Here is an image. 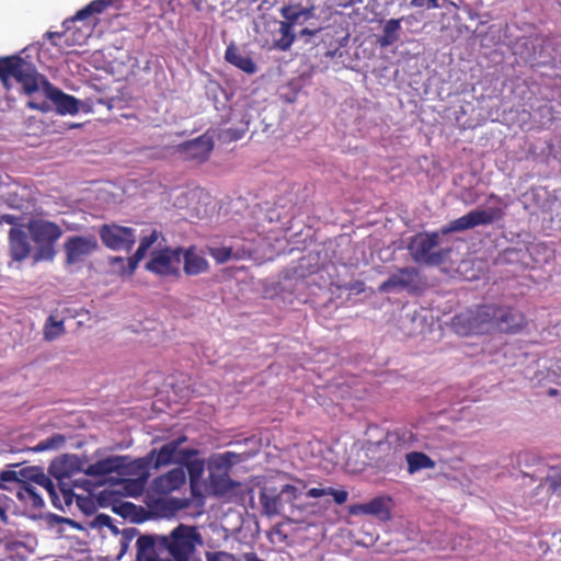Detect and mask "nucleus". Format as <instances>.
<instances>
[{
	"label": "nucleus",
	"instance_id": "39",
	"mask_svg": "<svg viewBox=\"0 0 561 561\" xmlns=\"http://www.w3.org/2000/svg\"><path fill=\"white\" fill-rule=\"evenodd\" d=\"M328 488H311L307 492L308 497L318 499L324 495H328Z\"/></svg>",
	"mask_w": 561,
	"mask_h": 561
},
{
	"label": "nucleus",
	"instance_id": "30",
	"mask_svg": "<svg viewBox=\"0 0 561 561\" xmlns=\"http://www.w3.org/2000/svg\"><path fill=\"white\" fill-rule=\"evenodd\" d=\"M66 443V438L62 434L56 433L53 436L41 440L33 449L34 451H45V450H54L59 449Z\"/></svg>",
	"mask_w": 561,
	"mask_h": 561
},
{
	"label": "nucleus",
	"instance_id": "22",
	"mask_svg": "<svg viewBox=\"0 0 561 561\" xmlns=\"http://www.w3.org/2000/svg\"><path fill=\"white\" fill-rule=\"evenodd\" d=\"M160 233L157 230H152L150 234L145 236L140 239L139 247L133 256L128 257L129 273H134L139 262L145 257L147 251L157 242Z\"/></svg>",
	"mask_w": 561,
	"mask_h": 561
},
{
	"label": "nucleus",
	"instance_id": "10",
	"mask_svg": "<svg viewBox=\"0 0 561 561\" xmlns=\"http://www.w3.org/2000/svg\"><path fill=\"white\" fill-rule=\"evenodd\" d=\"M421 277L417 268L402 267L382 282L378 290L380 293H389L392 290H408L409 293H414L419 289Z\"/></svg>",
	"mask_w": 561,
	"mask_h": 561
},
{
	"label": "nucleus",
	"instance_id": "40",
	"mask_svg": "<svg viewBox=\"0 0 561 561\" xmlns=\"http://www.w3.org/2000/svg\"><path fill=\"white\" fill-rule=\"evenodd\" d=\"M313 12H314V8L312 5L311 7H302L300 4L301 18L305 21L311 19L314 15Z\"/></svg>",
	"mask_w": 561,
	"mask_h": 561
},
{
	"label": "nucleus",
	"instance_id": "7",
	"mask_svg": "<svg viewBox=\"0 0 561 561\" xmlns=\"http://www.w3.org/2000/svg\"><path fill=\"white\" fill-rule=\"evenodd\" d=\"M48 101H50L56 106L57 112L62 115H73L79 111L78 100L72 95L64 93L51 83L46 84V94L44 95V99L41 101H37L36 99L30 100L27 102V107L38 110L41 112H47L50 110Z\"/></svg>",
	"mask_w": 561,
	"mask_h": 561
},
{
	"label": "nucleus",
	"instance_id": "18",
	"mask_svg": "<svg viewBox=\"0 0 561 561\" xmlns=\"http://www.w3.org/2000/svg\"><path fill=\"white\" fill-rule=\"evenodd\" d=\"M9 247L11 257L21 262L30 255L31 245L27 234L21 227H12L9 231Z\"/></svg>",
	"mask_w": 561,
	"mask_h": 561
},
{
	"label": "nucleus",
	"instance_id": "21",
	"mask_svg": "<svg viewBox=\"0 0 561 561\" xmlns=\"http://www.w3.org/2000/svg\"><path fill=\"white\" fill-rule=\"evenodd\" d=\"M225 58L229 64L233 65L245 73L253 75L257 70V67L252 58L249 55L241 53L233 45L227 47Z\"/></svg>",
	"mask_w": 561,
	"mask_h": 561
},
{
	"label": "nucleus",
	"instance_id": "12",
	"mask_svg": "<svg viewBox=\"0 0 561 561\" xmlns=\"http://www.w3.org/2000/svg\"><path fill=\"white\" fill-rule=\"evenodd\" d=\"M195 455H197L195 449L186 448L176 451V443H167L160 449H152L148 454L147 459L149 461L153 460V468L159 469L171 462L184 463Z\"/></svg>",
	"mask_w": 561,
	"mask_h": 561
},
{
	"label": "nucleus",
	"instance_id": "11",
	"mask_svg": "<svg viewBox=\"0 0 561 561\" xmlns=\"http://www.w3.org/2000/svg\"><path fill=\"white\" fill-rule=\"evenodd\" d=\"M23 89V92L35 99L36 94H46V84L50 83L43 75H39L35 67L23 59L14 78Z\"/></svg>",
	"mask_w": 561,
	"mask_h": 561
},
{
	"label": "nucleus",
	"instance_id": "37",
	"mask_svg": "<svg viewBox=\"0 0 561 561\" xmlns=\"http://www.w3.org/2000/svg\"><path fill=\"white\" fill-rule=\"evenodd\" d=\"M282 496H286L288 502H294L298 497V490L291 484H285L280 490Z\"/></svg>",
	"mask_w": 561,
	"mask_h": 561
},
{
	"label": "nucleus",
	"instance_id": "44",
	"mask_svg": "<svg viewBox=\"0 0 561 561\" xmlns=\"http://www.w3.org/2000/svg\"><path fill=\"white\" fill-rule=\"evenodd\" d=\"M186 440V436H181L176 439L171 440L170 443H176V451H180L179 449L180 445L183 444Z\"/></svg>",
	"mask_w": 561,
	"mask_h": 561
},
{
	"label": "nucleus",
	"instance_id": "51",
	"mask_svg": "<svg viewBox=\"0 0 561 561\" xmlns=\"http://www.w3.org/2000/svg\"><path fill=\"white\" fill-rule=\"evenodd\" d=\"M558 483L561 485V473L558 476Z\"/></svg>",
	"mask_w": 561,
	"mask_h": 561
},
{
	"label": "nucleus",
	"instance_id": "25",
	"mask_svg": "<svg viewBox=\"0 0 561 561\" xmlns=\"http://www.w3.org/2000/svg\"><path fill=\"white\" fill-rule=\"evenodd\" d=\"M22 61L23 58L19 56L0 58V80L4 84L10 78H15Z\"/></svg>",
	"mask_w": 561,
	"mask_h": 561
},
{
	"label": "nucleus",
	"instance_id": "24",
	"mask_svg": "<svg viewBox=\"0 0 561 561\" xmlns=\"http://www.w3.org/2000/svg\"><path fill=\"white\" fill-rule=\"evenodd\" d=\"M401 19H390L383 26L382 35L377 39L380 47H388L399 39Z\"/></svg>",
	"mask_w": 561,
	"mask_h": 561
},
{
	"label": "nucleus",
	"instance_id": "45",
	"mask_svg": "<svg viewBox=\"0 0 561 561\" xmlns=\"http://www.w3.org/2000/svg\"><path fill=\"white\" fill-rule=\"evenodd\" d=\"M317 33L316 30H310V28H304L300 31V35H308V36H312Z\"/></svg>",
	"mask_w": 561,
	"mask_h": 561
},
{
	"label": "nucleus",
	"instance_id": "47",
	"mask_svg": "<svg viewBox=\"0 0 561 561\" xmlns=\"http://www.w3.org/2000/svg\"><path fill=\"white\" fill-rule=\"evenodd\" d=\"M103 524H106L107 522L111 520V518L106 515H99L98 517Z\"/></svg>",
	"mask_w": 561,
	"mask_h": 561
},
{
	"label": "nucleus",
	"instance_id": "41",
	"mask_svg": "<svg viewBox=\"0 0 561 561\" xmlns=\"http://www.w3.org/2000/svg\"><path fill=\"white\" fill-rule=\"evenodd\" d=\"M0 479L4 482L15 481L18 480L16 473L14 471H3L1 473Z\"/></svg>",
	"mask_w": 561,
	"mask_h": 561
},
{
	"label": "nucleus",
	"instance_id": "14",
	"mask_svg": "<svg viewBox=\"0 0 561 561\" xmlns=\"http://www.w3.org/2000/svg\"><path fill=\"white\" fill-rule=\"evenodd\" d=\"M213 147L214 144L211 138L207 136H201L193 140L181 144L178 147V152L183 160L202 163L209 158Z\"/></svg>",
	"mask_w": 561,
	"mask_h": 561
},
{
	"label": "nucleus",
	"instance_id": "26",
	"mask_svg": "<svg viewBox=\"0 0 561 561\" xmlns=\"http://www.w3.org/2000/svg\"><path fill=\"white\" fill-rule=\"evenodd\" d=\"M260 500L266 514L276 515L280 513L283 507V496L280 493L275 495L262 492Z\"/></svg>",
	"mask_w": 561,
	"mask_h": 561
},
{
	"label": "nucleus",
	"instance_id": "19",
	"mask_svg": "<svg viewBox=\"0 0 561 561\" xmlns=\"http://www.w3.org/2000/svg\"><path fill=\"white\" fill-rule=\"evenodd\" d=\"M185 483V473L181 468H174L153 480V489L160 494H169L179 490Z\"/></svg>",
	"mask_w": 561,
	"mask_h": 561
},
{
	"label": "nucleus",
	"instance_id": "36",
	"mask_svg": "<svg viewBox=\"0 0 561 561\" xmlns=\"http://www.w3.org/2000/svg\"><path fill=\"white\" fill-rule=\"evenodd\" d=\"M330 492H328V495H332L333 500L336 504L341 505L344 504L347 501L348 493L345 490H335L331 486L328 488Z\"/></svg>",
	"mask_w": 561,
	"mask_h": 561
},
{
	"label": "nucleus",
	"instance_id": "28",
	"mask_svg": "<svg viewBox=\"0 0 561 561\" xmlns=\"http://www.w3.org/2000/svg\"><path fill=\"white\" fill-rule=\"evenodd\" d=\"M18 496L22 501L30 502L34 507L43 506L44 502L42 496L37 493L34 485L28 482H23L18 491Z\"/></svg>",
	"mask_w": 561,
	"mask_h": 561
},
{
	"label": "nucleus",
	"instance_id": "38",
	"mask_svg": "<svg viewBox=\"0 0 561 561\" xmlns=\"http://www.w3.org/2000/svg\"><path fill=\"white\" fill-rule=\"evenodd\" d=\"M413 8L436 9L439 7L438 0H411Z\"/></svg>",
	"mask_w": 561,
	"mask_h": 561
},
{
	"label": "nucleus",
	"instance_id": "49",
	"mask_svg": "<svg viewBox=\"0 0 561 561\" xmlns=\"http://www.w3.org/2000/svg\"><path fill=\"white\" fill-rule=\"evenodd\" d=\"M490 199H496L497 202L501 201V198L497 195H495V194H491L490 195Z\"/></svg>",
	"mask_w": 561,
	"mask_h": 561
},
{
	"label": "nucleus",
	"instance_id": "17",
	"mask_svg": "<svg viewBox=\"0 0 561 561\" xmlns=\"http://www.w3.org/2000/svg\"><path fill=\"white\" fill-rule=\"evenodd\" d=\"M183 272L187 276H197L209 271V263L205 255L197 251L195 245L182 248Z\"/></svg>",
	"mask_w": 561,
	"mask_h": 561
},
{
	"label": "nucleus",
	"instance_id": "8",
	"mask_svg": "<svg viewBox=\"0 0 561 561\" xmlns=\"http://www.w3.org/2000/svg\"><path fill=\"white\" fill-rule=\"evenodd\" d=\"M75 471H81L80 460L76 456L65 457L60 461L53 462L49 472L57 479L58 488L62 493L66 504H71L75 496L73 488L78 485L71 477Z\"/></svg>",
	"mask_w": 561,
	"mask_h": 561
},
{
	"label": "nucleus",
	"instance_id": "29",
	"mask_svg": "<svg viewBox=\"0 0 561 561\" xmlns=\"http://www.w3.org/2000/svg\"><path fill=\"white\" fill-rule=\"evenodd\" d=\"M65 333L64 321H56L53 316L48 317L44 325V337L46 341H54Z\"/></svg>",
	"mask_w": 561,
	"mask_h": 561
},
{
	"label": "nucleus",
	"instance_id": "34",
	"mask_svg": "<svg viewBox=\"0 0 561 561\" xmlns=\"http://www.w3.org/2000/svg\"><path fill=\"white\" fill-rule=\"evenodd\" d=\"M184 465H186L192 480L195 478H198L204 470V463L201 460L190 461V459H188L186 462H184Z\"/></svg>",
	"mask_w": 561,
	"mask_h": 561
},
{
	"label": "nucleus",
	"instance_id": "15",
	"mask_svg": "<svg viewBox=\"0 0 561 561\" xmlns=\"http://www.w3.org/2000/svg\"><path fill=\"white\" fill-rule=\"evenodd\" d=\"M111 4V1L107 0H93L88 5L79 10L71 19L66 20L64 22V26L66 27L65 32H47L45 36L49 38L54 45H58L56 42H54V38H61L67 34V32L70 31L71 24H75L76 22L80 21L83 22L91 18L94 14L102 13L108 5Z\"/></svg>",
	"mask_w": 561,
	"mask_h": 561
},
{
	"label": "nucleus",
	"instance_id": "48",
	"mask_svg": "<svg viewBox=\"0 0 561 561\" xmlns=\"http://www.w3.org/2000/svg\"><path fill=\"white\" fill-rule=\"evenodd\" d=\"M548 394L551 396V397L557 396L558 394V390L554 389V388H551V389L548 390Z\"/></svg>",
	"mask_w": 561,
	"mask_h": 561
},
{
	"label": "nucleus",
	"instance_id": "1",
	"mask_svg": "<svg viewBox=\"0 0 561 561\" xmlns=\"http://www.w3.org/2000/svg\"><path fill=\"white\" fill-rule=\"evenodd\" d=\"M504 217V210L500 207L486 209H473L468 214L449 221L440 229V232H420L411 237L408 251L416 263L431 266L443 264L450 254L449 248H440V234L461 232L478 226H488L500 221Z\"/></svg>",
	"mask_w": 561,
	"mask_h": 561
},
{
	"label": "nucleus",
	"instance_id": "43",
	"mask_svg": "<svg viewBox=\"0 0 561 561\" xmlns=\"http://www.w3.org/2000/svg\"><path fill=\"white\" fill-rule=\"evenodd\" d=\"M0 519L4 524L8 523L7 510L4 507H2V506H0Z\"/></svg>",
	"mask_w": 561,
	"mask_h": 561
},
{
	"label": "nucleus",
	"instance_id": "31",
	"mask_svg": "<svg viewBox=\"0 0 561 561\" xmlns=\"http://www.w3.org/2000/svg\"><path fill=\"white\" fill-rule=\"evenodd\" d=\"M30 479L31 481L44 488L49 494L53 503L55 502V499H57V492L53 480L48 476H46L43 471H37L36 473L32 474Z\"/></svg>",
	"mask_w": 561,
	"mask_h": 561
},
{
	"label": "nucleus",
	"instance_id": "35",
	"mask_svg": "<svg viewBox=\"0 0 561 561\" xmlns=\"http://www.w3.org/2000/svg\"><path fill=\"white\" fill-rule=\"evenodd\" d=\"M207 561H237V559L231 553H228L225 551H217V552H208Z\"/></svg>",
	"mask_w": 561,
	"mask_h": 561
},
{
	"label": "nucleus",
	"instance_id": "42",
	"mask_svg": "<svg viewBox=\"0 0 561 561\" xmlns=\"http://www.w3.org/2000/svg\"><path fill=\"white\" fill-rule=\"evenodd\" d=\"M2 219L8 224L16 225L19 218L13 215H4Z\"/></svg>",
	"mask_w": 561,
	"mask_h": 561
},
{
	"label": "nucleus",
	"instance_id": "50",
	"mask_svg": "<svg viewBox=\"0 0 561 561\" xmlns=\"http://www.w3.org/2000/svg\"><path fill=\"white\" fill-rule=\"evenodd\" d=\"M122 546H123L122 551H125V550H126V548H127V543H126L125 541H123V542H122Z\"/></svg>",
	"mask_w": 561,
	"mask_h": 561
},
{
	"label": "nucleus",
	"instance_id": "20",
	"mask_svg": "<svg viewBox=\"0 0 561 561\" xmlns=\"http://www.w3.org/2000/svg\"><path fill=\"white\" fill-rule=\"evenodd\" d=\"M123 467L124 457L110 456L89 465L87 469H83L82 471L91 477H103L113 472H117Z\"/></svg>",
	"mask_w": 561,
	"mask_h": 561
},
{
	"label": "nucleus",
	"instance_id": "5",
	"mask_svg": "<svg viewBox=\"0 0 561 561\" xmlns=\"http://www.w3.org/2000/svg\"><path fill=\"white\" fill-rule=\"evenodd\" d=\"M182 247L169 248L151 252L145 268L161 277H180Z\"/></svg>",
	"mask_w": 561,
	"mask_h": 561
},
{
	"label": "nucleus",
	"instance_id": "4",
	"mask_svg": "<svg viewBox=\"0 0 561 561\" xmlns=\"http://www.w3.org/2000/svg\"><path fill=\"white\" fill-rule=\"evenodd\" d=\"M491 304L479 305L460 312L451 319V329L461 336L492 334Z\"/></svg>",
	"mask_w": 561,
	"mask_h": 561
},
{
	"label": "nucleus",
	"instance_id": "9",
	"mask_svg": "<svg viewBox=\"0 0 561 561\" xmlns=\"http://www.w3.org/2000/svg\"><path fill=\"white\" fill-rule=\"evenodd\" d=\"M103 244L114 251H129L135 244V230L118 225H103L100 228Z\"/></svg>",
	"mask_w": 561,
	"mask_h": 561
},
{
	"label": "nucleus",
	"instance_id": "6",
	"mask_svg": "<svg viewBox=\"0 0 561 561\" xmlns=\"http://www.w3.org/2000/svg\"><path fill=\"white\" fill-rule=\"evenodd\" d=\"M491 308L492 334H516L527 325L525 314L514 307L491 304Z\"/></svg>",
	"mask_w": 561,
	"mask_h": 561
},
{
	"label": "nucleus",
	"instance_id": "13",
	"mask_svg": "<svg viewBox=\"0 0 561 561\" xmlns=\"http://www.w3.org/2000/svg\"><path fill=\"white\" fill-rule=\"evenodd\" d=\"M64 248L66 252V263L72 265L94 252L98 249V241L93 236H73L67 239Z\"/></svg>",
	"mask_w": 561,
	"mask_h": 561
},
{
	"label": "nucleus",
	"instance_id": "2",
	"mask_svg": "<svg viewBox=\"0 0 561 561\" xmlns=\"http://www.w3.org/2000/svg\"><path fill=\"white\" fill-rule=\"evenodd\" d=\"M203 537L197 527L179 524L168 535H141L136 541L137 561H201L197 547Z\"/></svg>",
	"mask_w": 561,
	"mask_h": 561
},
{
	"label": "nucleus",
	"instance_id": "32",
	"mask_svg": "<svg viewBox=\"0 0 561 561\" xmlns=\"http://www.w3.org/2000/svg\"><path fill=\"white\" fill-rule=\"evenodd\" d=\"M280 14L285 19L282 23H290V26L294 27L301 19L300 4L284 5L280 9Z\"/></svg>",
	"mask_w": 561,
	"mask_h": 561
},
{
	"label": "nucleus",
	"instance_id": "23",
	"mask_svg": "<svg viewBox=\"0 0 561 561\" xmlns=\"http://www.w3.org/2000/svg\"><path fill=\"white\" fill-rule=\"evenodd\" d=\"M408 463V472L410 474L415 473L422 469H434L435 461L422 451H411L405 455Z\"/></svg>",
	"mask_w": 561,
	"mask_h": 561
},
{
	"label": "nucleus",
	"instance_id": "27",
	"mask_svg": "<svg viewBox=\"0 0 561 561\" xmlns=\"http://www.w3.org/2000/svg\"><path fill=\"white\" fill-rule=\"evenodd\" d=\"M279 33L280 37L275 39L274 47L282 51H286L290 48L295 41V34L290 23H280Z\"/></svg>",
	"mask_w": 561,
	"mask_h": 561
},
{
	"label": "nucleus",
	"instance_id": "3",
	"mask_svg": "<svg viewBox=\"0 0 561 561\" xmlns=\"http://www.w3.org/2000/svg\"><path fill=\"white\" fill-rule=\"evenodd\" d=\"M27 229L32 241L36 244L34 262L53 261L57 253L55 243L62 236V229L53 221L42 219L31 220Z\"/></svg>",
	"mask_w": 561,
	"mask_h": 561
},
{
	"label": "nucleus",
	"instance_id": "46",
	"mask_svg": "<svg viewBox=\"0 0 561 561\" xmlns=\"http://www.w3.org/2000/svg\"><path fill=\"white\" fill-rule=\"evenodd\" d=\"M197 11L202 9V0H188Z\"/></svg>",
	"mask_w": 561,
	"mask_h": 561
},
{
	"label": "nucleus",
	"instance_id": "16",
	"mask_svg": "<svg viewBox=\"0 0 561 561\" xmlns=\"http://www.w3.org/2000/svg\"><path fill=\"white\" fill-rule=\"evenodd\" d=\"M390 497H374L367 503L352 504L348 506L351 515H371L378 517L380 520H389L391 518Z\"/></svg>",
	"mask_w": 561,
	"mask_h": 561
},
{
	"label": "nucleus",
	"instance_id": "33",
	"mask_svg": "<svg viewBox=\"0 0 561 561\" xmlns=\"http://www.w3.org/2000/svg\"><path fill=\"white\" fill-rule=\"evenodd\" d=\"M207 252L216 261L217 264H224L232 257V248L230 247H208Z\"/></svg>",
	"mask_w": 561,
	"mask_h": 561
}]
</instances>
